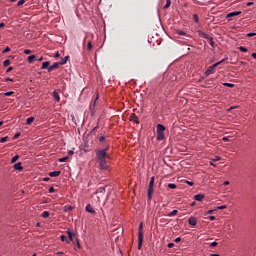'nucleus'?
<instances>
[{"mask_svg":"<svg viewBox=\"0 0 256 256\" xmlns=\"http://www.w3.org/2000/svg\"><path fill=\"white\" fill-rule=\"evenodd\" d=\"M60 65H61V64H60L59 62L54 63L53 65H51V66L48 68V72H51V71H53L54 69L59 68Z\"/></svg>","mask_w":256,"mask_h":256,"instance_id":"nucleus-9","label":"nucleus"},{"mask_svg":"<svg viewBox=\"0 0 256 256\" xmlns=\"http://www.w3.org/2000/svg\"><path fill=\"white\" fill-rule=\"evenodd\" d=\"M61 240H62L64 243H70V240H69V238H68L67 236L62 235V236H61Z\"/></svg>","mask_w":256,"mask_h":256,"instance_id":"nucleus-20","label":"nucleus"},{"mask_svg":"<svg viewBox=\"0 0 256 256\" xmlns=\"http://www.w3.org/2000/svg\"><path fill=\"white\" fill-rule=\"evenodd\" d=\"M68 236H69V241H73V237H75V234L73 232H71L70 230L67 231Z\"/></svg>","mask_w":256,"mask_h":256,"instance_id":"nucleus-18","label":"nucleus"},{"mask_svg":"<svg viewBox=\"0 0 256 256\" xmlns=\"http://www.w3.org/2000/svg\"><path fill=\"white\" fill-rule=\"evenodd\" d=\"M68 210H72L73 209V207H71V206H67L66 207Z\"/></svg>","mask_w":256,"mask_h":256,"instance_id":"nucleus-64","label":"nucleus"},{"mask_svg":"<svg viewBox=\"0 0 256 256\" xmlns=\"http://www.w3.org/2000/svg\"><path fill=\"white\" fill-rule=\"evenodd\" d=\"M176 34L182 35V36H185V35H186V33H185L184 31H182V30L176 31Z\"/></svg>","mask_w":256,"mask_h":256,"instance_id":"nucleus-31","label":"nucleus"},{"mask_svg":"<svg viewBox=\"0 0 256 256\" xmlns=\"http://www.w3.org/2000/svg\"><path fill=\"white\" fill-rule=\"evenodd\" d=\"M68 159H69L68 156L63 157V158H60V159H59V162H66Z\"/></svg>","mask_w":256,"mask_h":256,"instance_id":"nucleus-33","label":"nucleus"},{"mask_svg":"<svg viewBox=\"0 0 256 256\" xmlns=\"http://www.w3.org/2000/svg\"><path fill=\"white\" fill-rule=\"evenodd\" d=\"M53 97H54V99H55L56 102H60V96H59V93H58L57 90H55V91L53 92Z\"/></svg>","mask_w":256,"mask_h":256,"instance_id":"nucleus-15","label":"nucleus"},{"mask_svg":"<svg viewBox=\"0 0 256 256\" xmlns=\"http://www.w3.org/2000/svg\"><path fill=\"white\" fill-rule=\"evenodd\" d=\"M19 159V156L16 155L12 158L11 163H15Z\"/></svg>","mask_w":256,"mask_h":256,"instance_id":"nucleus-32","label":"nucleus"},{"mask_svg":"<svg viewBox=\"0 0 256 256\" xmlns=\"http://www.w3.org/2000/svg\"><path fill=\"white\" fill-rule=\"evenodd\" d=\"M129 120L132 121V122H135V123H137V124L140 123L139 118L137 117L136 114H132V115L129 117Z\"/></svg>","mask_w":256,"mask_h":256,"instance_id":"nucleus-7","label":"nucleus"},{"mask_svg":"<svg viewBox=\"0 0 256 256\" xmlns=\"http://www.w3.org/2000/svg\"><path fill=\"white\" fill-rule=\"evenodd\" d=\"M21 134L20 133H16L14 136V139H17Z\"/></svg>","mask_w":256,"mask_h":256,"instance_id":"nucleus-52","label":"nucleus"},{"mask_svg":"<svg viewBox=\"0 0 256 256\" xmlns=\"http://www.w3.org/2000/svg\"><path fill=\"white\" fill-rule=\"evenodd\" d=\"M218 243L217 242H212L210 243V247H217Z\"/></svg>","mask_w":256,"mask_h":256,"instance_id":"nucleus-39","label":"nucleus"},{"mask_svg":"<svg viewBox=\"0 0 256 256\" xmlns=\"http://www.w3.org/2000/svg\"><path fill=\"white\" fill-rule=\"evenodd\" d=\"M238 49H239L241 52H247V51H248V49H246V48L243 47V46H240Z\"/></svg>","mask_w":256,"mask_h":256,"instance_id":"nucleus-34","label":"nucleus"},{"mask_svg":"<svg viewBox=\"0 0 256 256\" xmlns=\"http://www.w3.org/2000/svg\"><path fill=\"white\" fill-rule=\"evenodd\" d=\"M168 188H170V189H176L177 186H176L175 184H173V183H170V184H168Z\"/></svg>","mask_w":256,"mask_h":256,"instance_id":"nucleus-29","label":"nucleus"},{"mask_svg":"<svg viewBox=\"0 0 256 256\" xmlns=\"http://www.w3.org/2000/svg\"><path fill=\"white\" fill-rule=\"evenodd\" d=\"M226 208H227L226 205L218 206V209H219V210H224V209H226Z\"/></svg>","mask_w":256,"mask_h":256,"instance_id":"nucleus-38","label":"nucleus"},{"mask_svg":"<svg viewBox=\"0 0 256 256\" xmlns=\"http://www.w3.org/2000/svg\"><path fill=\"white\" fill-rule=\"evenodd\" d=\"M60 174H61L60 171H53V172H51V173L49 174V176H51V177H57V176H59Z\"/></svg>","mask_w":256,"mask_h":256,"instance_id":"nucleus-17","label":"nucleus"},{"mask_svg":"<svg viewBox=\"0 0 256 256\" xmlns=\"http://www.w3.org/2000/svg\"><path fill=\"white\" fill-rule=\"evenodd\" d=\"M98 128H99V127H98V126H96V127L92 130V132H91V133L95 132Z\"/></svg>","mask_w":256,"mask_h":256,"instance_id":"nucleus-62","label":"nucleus"},{"mask_svg":"<svg viewBox=\"0 0 256 256\" xmlns=\"http://www.w3.org/2000/svg\"><path fill=\"white\" fill-rule=\"evenodd\" d=\"M193 19H194V22L199 23V17L197 14H194Z\"/></svg>","mask_w":256,"mask_h":256,"instance_id":"nucleus-30","label":"nucleus"},{"mask_svg":"<svg viewBox=\"0 0 256 256\" xmlns=\"http://www.w3.org/2000/svg\"><path fill=\"white\" fill-rule=\"evenodd\" d=\"M92 48H93L92 43H91V41H89L88 42V50L90 51V50H92Z\"/></svg>","mask_w":256,"mask_h":256,"instance_id":"nucleus-37","label":"nucleus"},{"mask_svg":"<svg viewBox=\"0 0 256 256\" xmlns=\"http://www.w3.org/2000/svg\"><path fill=\"white\" fill-rule=\"evenodd\" d=\"M180 241H181V237H178V238H176V239L174 240V243H180Z\"/></svg>","mask_w":256,"mask_h":256,"instance_id":"nucleus-46","label":"nucleus"},{"mask_svg":"<svg viewBox=\"0 0 256 256\" xmlns=\"http://www.w3.org/2000/svg\"><path fill=\"white\" fill-rule=\"evenodd\" d=\"M200 35L202 36V38L208 39V41L210 42V46H212V48L215 47V42L212 37L203 32H200Z\"/></svg>","mask_w":256,"mask_h":256,"instance_id":"nucleus-4","label":"nucleus"},{"mask_svg":"<svg viewBox=\"0 0 256 256\" xmlns=\"http://www.w3.org/2000/svg\"><path fill=\"white\" fill-rule=\"evenodd\" d=\"M59 57H60V54H59V52H57L55 55V58H59Z\"/></svg>","mask_w":256,"mask_h":256,"instance_id":"nucleus-61","label":"nucleus"},{"mask_svg":"<svg viewBox=\"0 0 256 256\" xmlns=\"http://www.w3.org/2000/svg\"><path fill=\"white\" fill-rule=\"evenodd\" d=\"M157 139H158L159 141L164 140V139H165V134H164V132H157Z\"/></svg>","mask_w":256,"mask_h":256,"instance_id":"nucleus-11","label":"nucleus"},{"mask_svg":"<svg viewBox=\"0 0 256 256\" xmlns=\"http://www.w3.org/2000/svg\"><path fill=\"white\" fill-rule=\"evenodd\" d=\"M86 211L89 212V213H92V214L96 213V211L93 209V207L90 204H88L86 206Z\"/></svg>","mask_w":256,"mask_h":256,"instance_id":"nucleus-14","label":"nucleus"},{"mask_svg":"<svg viewBox=\"0 0 256 256\" xmlns=\"http://www.w3.org/2000/svg\"><path fill=\"white\" fill-rule=\"evenodd\" d=\"M99 141H100V142H104V141H105V137H104V136H101V137L99 138Z\"/></svg>","mask_w":256,"mask_h":256,"instance_id":"nucleus-49","label":"nucleus"},{"mask_svg":"<svg viewBox=\"0 0 256 256\" xmlns=\"http://www.w3.org/2000/svg\"><path fill=\"white\" fill-rule=\"evenodd\" d=\"M96 156H97V160L98 161L106 160V159H110L111 158L110 155H108L106 153V150H98L96 152Z\"/></svg>","mask_w":256,"mask_h":256,"instance_id":"nucleus-1","label":"nucleus"},{"mask_svg":"<svg viewBox=\"0 0 256 256\" xmlns=\"http://www.w3.org/2000/svg\"><path fill=\"white\" fill-rule=\"evenodd\" d=\"M14 94V92L13 91H11V92H7V93H5L4 95L5 96H11V95H13Z\"/></svg>","mask_w":256,"mask_h":256,"instance_id":"nucleus-45","label":"nucleus"},{"mask_svg":"<svg viewBox=\"0 0 256 256\" xmlns=\"http://www.w3.org/2000/svg\"><path fill=\"white\" fill-rule=\"evenodd\" d=\"M251 57L254 58V59H256V53H252V54H251Z\"/></svg>","mask_w":256,"mask_h":256,"instance_id":"nucleus-54","label":"nucleus"},{"mask_svg":"<svg viewBox=\"0 0 256 256\" xmlns=\"http://www.w3.org/2000/svg\"><path fill=\"white\" fill-rule=\"evenodd\" d=\"M172 247H175L174 243H168V249H172Z\"/></svg>","mask_w":256,"mask_h":256,"instance_id":"nucleus-40","label":"nucleus"},{"mask_svg":"<svg viewBox=\"0 0 256 256\" xmlns=\"http://www.w3.org/2000/svg\"><path fill=\"white\" fill-rule=\"evenodd\" d=\"M68 60H69V56H66L65 58H63V59L59 62V64H60V65H65Z\"/></svg>","mask_w":256,"mask_h":256,"instance_id":"nucleus-19","label":"nucleus"},{"mask_svg":"<svg viewBox=\"0 0 256 256\" xmlns=\"http://www.w3.org/2000/svg\"><path fill=\"white\" fill-rule=\"evenodd\" d=\"M6 81H11V82H13V79H11V78H6Z\"/></svg>","mask_w":256,"mask_h":256,"instance_id":"nucleus-63","label":"nucleus"},{"mask_svg":"<svg viewBox=\"0 0 256 256\" xmlns=\"http://www.w3.org/2000/svg\"><path fill=\"white\" fill-rule=\"evenodd\" d=\"M5 24L4 23H0V29L4 28Z\"/></svg>","mask_w":256,"mask_h":256,"instance_id":"nucleus-55","label":"nucleus"},{"mask_svg":"<svg viewBox=\"0 0 256 256\" xmlns=\"http://www.w3.org/2000/svg\"><path fill=\"white\" fill-rule=\"evenodd\" d=\"M140 234L141 235H144L143 234V223L141 222L140 225H139V237H140Z\"/></svg>","mask_w":256,"mask_h":256,"instance_id":"nucleus-23","label":"nucleus"},{"mask_svg":"<svg viewBox=\"0 0 256 256\" xmlns=\"http://www.w3.org/2000/svg\"><path fill=\"white\" fill-rule=\"evenodd\" d=\"M14 169L15 170H19V171H22L23 170V167H22V164L19 162V163H16L14 165Z\"/></svg>","mask_w":256,"mask_h":256,"instance_id":"nucleus-16","label":"nucleus"},{"mask_svg":"<svg viewBox=\"0 0 256 256\" xmlns=\"http://www.w3.org/2000/svg\"><path fill=\"white\" fill-rule=\"evenodd\" d=\"M209 218H210V220H212V221L216 219L215 216H210Z\"/></svg>","mask_w":256,"mask_h":256,"instance_id":"nucleus-58","label":"nucleus"},{"mask_svg":"<svg viewBox=\"0 0 256 256\" xmlns=\"http://www.w3.org/2000/svg\"><path fill=\"white\" fill-rule=\"evenodd\" d=\"M171 6V0H166V5L164 7V9H168Z\"/></svg>","mask_w":256,"mask_h":256,"instance_id":"nucleus-26","label":"nucleus"},{"mask_svg":"<svg viewBox=\"0 0 256 256\" xmlns=\"http://www.w3.org/2000/svg\"><path fill=\"white\" fill-rule=\"evenodd\" d=\"M24 53H25L26 55H29V54H31V51L28 50V49H26V50L24 51Z\"/></svg>","mask_w":256,"mask_h":256,"instance_id":"nucleus-50","label":"nucleus"},{"mask_svg":"<svg viewBox=\"0 0 256 256\" xmlns=\"http://www.w3.org/2000/svg\"><path fill=\"white\" fill-rule=\"evenodd\" d=\"M49 215H50V213H49L48 211H44V212L42 213V217H43V218H48Z\"/></svg>","mask_w":256,"mask_h":256,"instance_id":"nucleus-27","label":"nucleus"},{"mask_svg":"<svg viewBox=\"0 0 256 256\" xmlns=\"http://www.w3.org/2000/svg\"><path fill=\"white\" fill-rule=\"evenodd\" d=\"M154 183H155V177H152L149 183V188H148V198L150 201L152 200V195L154 193Z\"/></svg>","mask_w":256,"mask_h":256,"instance_id":"nucleus-2","label":"nucleus"},{"mask_svg":"<svg viewBox=\"0 0 256 256\" xmlns=\"http://www.w3.org/2000/svg\"><path fill=\"white\" fill-rule=\"evenodd\" d=\"M252 5H254L253 2H248V3H247V6H252Z\"/></svg>","mask_w":256,"mask_h":256,"instance_id":"nucleus-60","label":"nucleus"},{"mask_svg":"<svg viewBox=\"0 0 256 256\" xmlns=\"http://www.w3.org/2000/svg\"><path fill=\"white\" fill-rule=\"evenodd\" d=\"M24 3H25V0H20V1L18 2L17 6H21V5H23Z\"/></svg>","mask_w":256,"mask_h":256,"instance_id":"nucleus-42","label":"nucleus"},{"mask_svg":"<svg viewBox=\"0 0 256 256\" xmlns=\"http://www.w3.org/2000/svg\"><path fill=\"white\" fill-rule=\"evenodd\" d=\"M229 184H230L229 181H224V185H225V186H227V185H229Z\"/></svg>","mask_w":256,"mask_h":256,"instance_id":"nucleus-56","label":"nucleus"},{"mask_svg":"<svg viewBox=\"0 0 256 256\" xmlns=\"http://www.w3.org/2000/svg\"><path fill=\"white\" fill-rule=\"evenodd\" d=\"M74 154V151H72V150H70L69 152H68V156H72Z\"/></svg>","mask_w":256,"mask_h":256,"instance_id":"nucleus-51","label":"nucleus"},{"mask_svg":"<svg viewBox=\"0 0 256 256\" xmlns=\"http://www.w3.org/2000/svg\"><path fill=\"white\" fill-rule=\"evenodd\" d=\"M205 198L204 194H197L196 196H194V200L196 201H202Z\"/></svg>","mask_w":256,"mask_h":256,"instance_id":"nucleus-12","label":"nucleus"},{"mask_svg":"<svg viewBox=\"0 0 256 256\" xmlns=\"http://www.w3.org/2000/svg\"><path fill=\"white\" fill-rule=\"evenodd\" d=\"M98 162H99L100 169H102V170H107L108 169V165H107L106 159L98 160Z\"/></svg>","mask_w":256,"mask_h":256,"instance_id":"nucleus-5","label":"nucleus"},{"mask_svg":"<svg viewBox=\"0 0 256 256\" xmlns=\"http://www.w3.org/2000/svg\"><path fill=\"white\" fill-rule=\"evenodd\" d=\"M36 59V56L35 55H31L28 57V62L29 63H33V61Z\"/></svg>","mask_w":256,"mask_h":256,"instance_id":"nucleus-22","label":"nucleus"},{"mask_svg":"<svg viewBox=\"0 0 256 256\" xmlns=\"http://www.w3.org/2000/svg\"><path fill=\"white\" fill-rule=\"evenodd\" d=\"M34 120H35L34 117H30V118L27 119L26 124H27V125H30Z\"/></svg>","mask_w":256,"mask_h":256,"instance_id":"nucleus-24","label":"nucleus"},{"mask_svg":"<svg viewBox=\"0 0 256 256\" xmlns=\"http://www.w3.org/2000/svg\"><path fill=\"white\" fill-rule=\"evenodd\" d=\"M165 130H166V128L164 125H162V124L157 125V132L164 133Z\"/></svg>","mask_w":256,"mask_h":256,"instance_id":"nucleus-10","label":"nucleus"},{"mask_svg":"<svg viewBox=\"0 0 256 256\" xmlns=\"http://www.w3.org/2000/svg\"><path fill=\"white\" fill-rule=\"evenodd\" d=\"M54 192H55L54 187H50V189H49V193H54Z\"/></svg>","mask_w":256,"mask_h":256,"instance_id":"nucleus-47","label":"nucleus"},{"mask_svg":"<svg viewBox=\"0 0 256 256\" xmlns=\"http://www.w3.org/2000/svg\"><path fill=\"white\" fill-rule=\"evenodd\" d=\"M224 86L233 88L235 85L231 83H224Z\"/></svg>","mask_w":256,"mask_h":256,"instance_id":"nucleus-35","label":"nucleus"},{"mask_svg":"<svg viewBox=\"0 0 256 256\" xmlns=\"http://www.w3.org/2000/svg\"><path fill=\"white\" fill-rule=\"evenodd\" d=\"M50 63L49 62H44L42 64V68L41 69H47L49 67Z\"/></svg>","mask_w":256,"mask_h":256,"instance_id":"nucleus-25","label":"nucleus"},{"mask_svg":"<svg viewBox=\"0 0 256 256\" xmlns=\"http://www.w3.org/2000/svg\"><path fill=\"white\" fill-rule=\"evenodd\" d=\"M7 140H8V137H3V138H1L0 142L5 143Z\"/></svg>","mask_w":256,"mask_h":256,"instance_id":"nucleus-36","label":"nucleus"},{"mask_svg":"<svg viewBox=\"0 0 256 256\" xmlns=\"http://www.w3.org/2000/svg\"><path fill=\"white\" fill-rule=\"evenodd\" d=\"M11 64V62H10V60H5L4 61V63H3V65H4V67H7V66H9Z\"/></svg>","mask_w":256,"mask_h":256,"instance_id":"nucleus-28","label":"nucleus"},{"mask_svg":"<svg viewBox=\"0 0 256 256\" xmlns=\"http://www.w3.org/2000/svg\"><path fill=\"white\" fill-rule=\"evenodd\" d=\"M99 191H100V193H102V194H104V193L106 192L105 188H103V187H101V188L99 189Z\"/></svg>","mask_w":256,"mask_h":256,"instance_id":"nucleus-44","label":"nucleus"},{"mask_svg":"<svg viewBox=\"0 0 256 256\" xmlns=\"http://www.w3.org/2000/svg\"><path fill=\"white\" fill-rule=\"evenodd\" d=\"M225 61V59L224 60H222V61H220V62H218V63H216V64H214V65H212V66H210V67H208V69L206 70V72L204 73L206 76H209V75H211V74H214L215 73V69H216V67H218L222 62H224Z\"/></svg>","mask_w":256,"mask_h":256,"instance_id":"nucleus-3","label":"nucleus"},{"mask_svg":"<svg viewBox=\"0 0 256 256\" xmlns=\"http://www.w3.org/2000/svg\"><path fill=\"white\" fill-rule=\"evenodd\" d=\"M240 14H242V12H241V11L228 13V15H226V19H229V18H233V17L239 16Z\"/></svg>","mask_w":256,"mask_h":256,"instance_id":"nucleus-6","label":"nucleus"},{"mask_svg":"<svg viewBox=\"0 0 256 256\" xmlns=\"http://www.w3.org/2000/svg\"><path fill=\"white\" fill-rule=\"evenodd\" d=\"M13 70V68L12 67H9L8 69H7V73H9L10 71H12Z\"/></svg>","mask_w":256,"mask_h":256,"instance_id":"nucleus-57","label":"nucleus"},{"mask_svg":"<svg viewBox=\"0 0 256 256\" xmlns=\"http://www.w3.org/2000/svg\"><path fill=\"white\" fill-rule=\"evenodd\" d=\"M9 51H10V48L7 47V48L3 51V53H7V52H9Z\"/></svg>","mask_w":256,"mask_h":256,"instance_id":"nucleus-53","label":"nucleus"},{"mask_svg":"<svg viewBox=\"0 0 256 256\" xmlns=\"http://www.w3.org/2000/svg\"><path fill=\"white\" fill-rule=\"evenodd\" d=\"M186 184L190 185V186H193L194 185V182L192 181H186Z\"/></svg>","mask_w":256,"mask_h":256,"instance_id":"nucleus-48","label":"nucleus"},{"mask_svg":"<svg viewBox=\"0 0 256 256\" xmlns=\"http://www.w3.org/2000/svg\"><path fill=\"white\" fill-rule=\"evenodd\" d=\"M246 36L247 37H254V36H256V33H248Z\"/></svg>","mask_w":256,"mask_h":256,"instance_id":"nucleus-41","label":"nucleus"},{"mask_svg":"<svg viewBox=\"0 0 256 256\" xmlns=\"http://www.w3.org/2000/svg\"><path fill=\"white\" fill-rule=\"evenodd\" d=\"M188 224L195 226L197 225V218L196 217H190V219H188Z\"/></svg>","mask_w":256,"mask_h":256,"instance_id":"nucleus-8","label":"nucleus"},{"mask_svg":"<svg viewBox=\"0 0 256 256\" xmlns=\"http://www.w3.org/2000/svg\"><path fill=\"white\" fill-rule=\"evenodd\" d=\"M221 160V157H219V156H216V157H214V159H212V161H220Z\"/></svg>","mask_w":256,"mask_h":256,"instance_id":"nucleus-43","label":"nucleus"},{"mask_svg":"<svg viewBox=\"0 0 256 256\" xmlns=\"http://www.w3.org/2000/svg\"><path fill=\"white\" fill-rule=\"evenodd\" d=\"M178 210H173L172 212L168 213V217H174L175 215H177Z\"/></svg>","mask_w":256,"mask_h":256,"instance_id":"nucleus-21","label":"nucleus"},{"mask_svg":"<svg viewBox=\"0 0 256 256\" xmlns=\"http://www.w3.org/2000/svg\"><path fill=\"white\" fill-rule=\"evenodd\" d=\"M143 241H144V235L140 234L138 249H142Z\"/></svg>","mask_w":256,"mask_h":256,"instance_id":"nucleus-13","label":"nucleus"},{"mask_svg":"<svg viewBox=\"0 0 256 256\" xmlns=\"http://www.w3.org/2000/svg\"><path fill=\"white\" fill-rule=\"evenodd\" d=\"M214 212V210H209L208 212H206V214H212Z\"/></svg>","mask_w":256,"mask_h":256,"instance_id":"nucleus-59","label":"nucleus"}]
</instances>
